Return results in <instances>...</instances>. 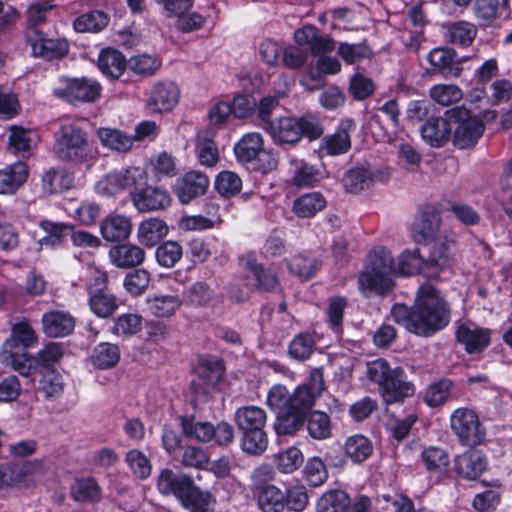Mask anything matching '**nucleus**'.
I'll list each match as a JSON object with an SVG mask.
<instances>
[{
  "instance_id": "c03bdc74",
  "label": "nucleus",
  "mask_w": 512,
  "mask_h": 512,
  "mask_svg": "<svg viewBox=\"0 0 512 512\" xmlns=\"http://www.w3.org/2000/svg\"><path fill=\"white\" fill-rule=\"evenodd\" d=\"M109 22V17L102 11L94 10L77 17L73 26L80 33H97L103 30Z\"/></svg>"
},
{
  "instance_id": "f257e3e1",
  "label": "nucleus",
  "mask_w": 512,
  "mask_h": 512,
  "mask_svg": "<svg viewBox=\"0 0 512 512\" xmlns=\"http://www.w3.org/2000/svg\"><path fill=\"white\" fill-rule=\"evenodd\" d=\"M391 317L414 334L430 336L448 325L450 307L433 285L425 283L418 288L413 308L396 304Z\"/></svg>"
},
{
  "instance_id": "aec40b11",
  "label": "nucleus",
  "mask_w": 512,
  "mask_h": 512,
  "mask_svg": "<svg viewBox=\"0 0 512 512\" xmlns=\"http://www.w3.org/2000/svg\"><path fill=\"white\" fill-rule=\"evenodd\" d=\"M8 148L22 157H29L36 146V133L22 126L11 125L8 128Z\"/></svg>"
},
{
  "instance_id": "a878e982",
  "label": "nucleus",
  "mask_w": 512,
  "mask_h": 512,
  "mask_svg": "<svg viewBox=\"0 0 512 512\" xmlns=\"http://www.w3.org/2000/svg\"><path fill=\"white\" fill-rule=\"evenodd\" d=\"M178 499L190 512H209L215 502L210 492L200 490L192 480L188 489Z\"/></svg>"
},
{
  "instance_id": "f03ea898",
  "label": "nucleus",
  "mask_w": 512,
  "mask_h": 512,
  "mask_svg": "<svg viewBox=\"0 0 512 512\" xmlns=\"http://www.w3.org/2000/svg\"><path fill=\"white\" fill-rule=\"evenodd\" d=\"M395 264L392 253L385 247H375L367 256L358 276V288L363 296H385L394 286Z\"/></svg>"
},
{
  "instance_id": "0e129e2a",
  "label": "nucleus",
  "mask_w": 512,
  "mask_h": 512,
  "mask_svg": "<svg viewBox=\"0 0 512 512\" xmlns=\"http://www.w3.org/2000/svg\"><path fill=\"white\" fill-rule=\"evenodd\" d=\"M243 433L241 448L244 452L250 455H260L266 450L268 439L263 429L245 431Z\"/></svg>"
},
{
  "instance_id": "6e6552de",
  "label": "nucleus",
  "mask_w": 512,
  "mask_h": 512,
  "mask_svg": "<svg viewBox=\"0 0 512 512\" xmlns=\"http://www.w3.org/2000/svg\"><path fill=\"white\" fill-rule=\"evenodd\" d=\"M446 116L454 126L453 142L460 149L473 147L484 131L483 122L462 107L446 111Z\"/></svg>"
},
{
  "instance_id": "4be33fe9",
  "label": "nucleus",
  "mask_w": 512,
  "mask_h": 512,
  "mask_svg": "<svg viewBox=\"0 0 512 512\" xmlns=\"http://www.w3.org/2000/svg\"><path fill=\"white\" fill-rule=\"evenodd\" d=\"M109 258L116 267L127 269L142 264L145 259V252L137 245L121 244L110 249Z\"/></svg>"
},
{
  "instance_id": "5fc2aeb1",
  "label": "nucleus",
  "mask_w": 512,
  "mask_h": 512,
  "mask_svg": "<svg viewBox=\"0 0 512 512\" xmlns=\"http://www.w3.org/2000/svg\"><path fill=\"white\" fill-rule=\"evenodd\" d=\"M89 296L90 309L100 318H108L118 308L116 297L108 292L94 293Z\"/></svg>"
},
{
  "instance_id": "603ef678",
  "label": "nucleus",
  "mask_w": 512,
  "mask_h": 512,
  "mask_svg": "<svg viewBox=\"0 0 512 512\" xmlns=\"http://www.w3.org/2000/svg\"><path fill=\"white\" fill-rule=\"evenodd\" d=\"M431 99L441 106H449L463 98V91L455 84H436L429 90Z\"/></svg>"
},
{
  "instance_id": "58836bf2",
  "label": "nucleus",
  "mask_w": 512,
  "mask_h": 512,
  "mask_svg": "<svg viewBox=\"0 0 512 512\" xmlns=\"http://www.w3.org/2000/svg\"><path fill=\"white\" fill-rule=\"evenodd\" d=\"M351 148V138L346 128H340L335 133L321 140L319 150L329 156H337L348 152Z\"/></svg>"
},
{
  "instance_id": "c756f323",
  "label": "nucleus",
  "mask_w": 512,
  "mask_h": 512,
  "mask_svg": "<svg viewBox=\"0 0 512 512\" xmlns=\"http://www.w3.org/2000/svg\"><path fill=\"white\" fill-rule=\"evenodd\" d=\"M440 226V219L434 213L424 212L412 226V236L417 243L435 241Z\"/></svg>"
},
{
  "instance_id": "4c0bfd02",
  "label": "nucleus",
  "mask_w": 512,
  "mask_h": 512,
  "mask_svg": "<svg viewBox=\"0 0 512 512\" xmlns=\"http://www.w3.org/2000/svg\"><path fill=\"white\" fill-rule=\"evenodd\" d=\"M477 35V27L468 21H456L448 25L446 38L454 45L468 47Z\"/></svg>"
},
{
  "instance_id": "de8ad7c7",
  "label": "nucleus",
  "mask_w": 512,
  "mask_h": 512,
  "mask_svg": "<svg viewBox=\"0 0 512 512\" xmlns=\"http://www.w3.org/2000/svg\"><path fill=\"white\" fill-rule=\"evenodd\" d=\"M338 56L348 65H354L372 56L371 48L365 43L340 42L337 48Z\"/></svg>"
},
{
  "instance_id": "423d86ee",
  "label": "nucleus",
  "mask_w": 512,
  "mask_h": 512,
  "mask_svg": "<svg viewBox=\"0 0 512 512\" xmlns=\"http://www.w3.org/2000/svg\"><path fill=\"white\" fill-rule=\"evenodd\" d=\"M148 181L146 170L139 166H131L118 171H113L102 177L96 183V191L103 196H114L123 191H140Z\"/></svg>"
},
{
  "instance_id": "412c9836",
  "label": "nucleus",
  "mask_w": 512,
  "mask_h": 512,
  "mask_svg": "<svg viewBox=\"0 0 512 512\" xmlns=\"http://www.w3.org/2000/svg\"><path fill=\"white\" fill-rule=\"evenodd\" d=\"M487 467V460L477 450H472L459 455L455 460V469L458 475L473 480L479 477Z\"/></svg>"
},
{
  "instance_id": "f8f14e48",
  "label": "nucleus",
  "mask_w": 512,
  "mask_h": 512,
  "mask_svg": "<svg viewBox=\"0 0 512 512\" xmlns=\"http://www.w3.org/2000/svg\"><path fill=\"white\" fill-rule=\"evenodd\" d=\"M180 91L173 82H158L150 90L147 105L156 113L169 112L178 104Z\"/></svg>"
},
{
  "instance_id": "bb28decb",
  "label": "nucleus",
  "mask_w": 512,
  "mask_h": 512,
  "mask_svg": "<svg viewBox=\"0 0 512 512\" xmlns=\"http://www.w3.org/2000/svg\"><path fill=\"white\" fill-rule=\"evenodd\" d=\"M264 149V140L260 133L250 132L242 136L235 144L234 153L238 161L249 163L255 160Z\"/></svg>"
},
{
  "instance_id": "37998d69",
  "label": "nucleus",
  "mask_w": 512,
  "mask_h": 512,
  "mask_svg": "<svg viewBox=\"0 0 512 512\" xmlns=\"http://www.w3.org/2000/svg\"><path fill=\"white\" fill-rule=\"evenodd\" d=\"M150 312L156 317H171L181 306L178 295H155L147 299Z\"/></svg>"
},
{
  "instance_id": "cd10ccee",
  "label": "nucleus",
  "mask_w": 512,
  "mask_h": 512,
  "mask_svg": "<svg viewBox=\"0 0 512 512\" xmlns=\"http://www.w3.org/2000/svg\"><path fill=\"white\" fill-rule=\"evenodd\" d=\"M324 378L321 368H315L310 372L309 380L297 387L298 402L300 405L312 407L315 399L324 391Z\"/></svg>"
},
{
  "instance_id": "a211bd4d",
  "label": "nucleus",
  "mask_w": 512,
  "mask_h": 512,
  "mask_svg": "<svg viewBox=\"0 0 512 512\" xmlns=\"http://www.w3.org/2000/svg\"><path fill=\"white\" fill-rule=\"evenodd\" d=\"M102 237L108 242L126 240L132 232L131 219L122 214L108 215L100 225Z\"/></svg>"
},
{
  "instance_id": "2eb2a0df",
  "label": "nucleus",
  "mask_w": 512,
  "mask_h": 512,
  "mask_svg": "<svg viewBox=\"0 0 512 512\" xmlns=\"http://www.w3.org/2000/svg\"><path fill=\"white\" fill-rule=\"evenodd\" d=\"M452 120L444 117H431L421 128L422 139L432 147L444 146L451 137Z\"/></svg>"
},
{
  "instance_id": "b1692460",
  "label": "nucleus",
  "mask_w": 512,
  "mask_h": 512,
  "mask_svg": "<svg viewBox=\"0 0 512 512\" xmlns=\"http://www.w3.org/2000/svg\"><path fill=\"white\" fill-rule=\"evenodd\" d=\"M0 362L24 376L30 375L36 368V359L30 356L24 348L5 349L1 347Z\"/></svg>"
},
{
  "instance_id": "9b49d317",
  "label": "nucleus",
  "mask_w": 512,
  "mask_h": 512,
  "mask_svg": "<svg viewBox=\"0 0 512 512\" xmlns=\"http://www.w3.org/2000/svg\"><path fill=\"white\" fill-rule=\"evenodd\" d=\"M454 246L451 240L435 239L432 243L430 255L424 263V275L429 278H436L440 272L452 264V248Z\"/></svg>"
},
{
  "instance_id": "49530a36",
  "label": "nucleus",
  "mask_w": 512,
  "mask_h": 512,
  "mask_svg": "<svg viewBox=\"0 0 512 512\" xmlns=\"http://www.w3.org/2000/svg\"><path fill=\"white\" fill-rule=\"evenodd\" d=\"M351 504L347 493L331 490L324 493L317 502V512H346Z\"/></svg>"
},
{
  "instance_id": "a18cd8bd",
  "label": "nucleus",
  "mask_w": 512,
  "mask_h": 512,
  "mask_svg": "<svg viewBox=\"0 0 512 512\" xmlns=\"http://www.w3.org/2000/svg\"><path fill=\"white\" fill-rule=\"evenodd\" d=\"M120 359V350L116 344L99 343L91 355L92 364L99 369L114 367Z\"/></svg>"
},
{
  "instance_id": "1a4fd4ad",
  "label": "nucleus",
  "mask_w": 512,
  "mask_h": 512,
  "mask_svg": "<svg viewBox=\"0 0 512 512\" xmlns=\"http://www.w3.org/2000/svg\"><path fill=\"white\" fill-rule=\"evenodd\" d=\"M450 427L459 442L465 446H476L483 442L485 429L477 413L468 407L455 409L450 416Z\"/></svg>"
},
{
  "instance_id": "7c9ffc66",
  "label": "nucleus",
  "mask_w": 512,
  "mask_h": 512,
  "mask_svg": "<svg viewBox=\"0 0 512 512\" xmlns=\"http://www.w3.org/2000/svg\"><path fill=\"white\" fill-rule=\"evenodd\" d=\"M266 419L264 409L253 405L238 408L234 416L235 423L243 432L263 429Z\"/></svg>"
},
{
  "instance_id": "13d9d810",
  "label": "nucleus",
  "mask_w": 512,
  "mask_h": 512,
  "mask_svg": "<svg viewBox=\"0 0 512 512\" xmlns=\"http://www.w3.org/2000/svg\"><path fill=\"white\" fill-rule=\"evenodd\" d=\"M320 267V262L303 254L294 256L288 263V268L292 274L302 280L313 277Z\"/></svg>"
},
{
  "instance_id": "052dcab7",
  "label": "nucleus",
  "mask_w": 512,
  "mask_h": 512,
  "mask_svg": "<svg viewBox=\"0 0 512 512\" xmlns=\"http://www.w3.org/2000/svg\"><path fill=\"white\" fill-rule=\"evenodd\" d=\"M416 421V414H409L404 418H398L394 415H389L385 426L395 440L402 441L409 435L410 430Z\"/></svg>"
},
{
  "instance_id": "6e6d98bb",
  "label": "nucleus",
  "mask_w": 512,
  "mask_h": 512,
  "mask_svg": "<svg viewBox=\"0 0 512 512\" xmlns=\"http://www.w3.org/2000/svg\"><path fill=\"white\" fill-rule=\"evenodd\" d=\"M371 173L362 167H355L346 172L343 177L345 189L351 193H359L372 183Z\"/></svg>"
},
{
  "instance_id": "69168bd1",
  "label": "nucleus",
  "mask_w": 512,
  "mask_h": 512,
  "mask_svg": "<svg viewBox=\"0 0 512 512\" xmlns=\"http://www.w3.org/2000/svg\"><path fill=\"white\" fill-rule=\"evenodd\" d=\"M276 467L281 473H292L303 463V454L296 447H289L275 457Z\"/></svg>"
},
{
  "instance_id": "dca6fc26",
  "label": "nucleus",
  "mask_w": 512,
  "mask_h": 512,
  "mask_svg": "<svg viewBox=\"0 0 512 512\" xmlns=\"http://www.w3.org/2000/svg\"><path fill=\"white\" fill-rule=\"evenodd\" d=\"M290 182L298 188L312 187L320 180L321 173L317 167L304 159L291 156L288 160Z\"/></svg>"
},
{
  "instance_id": "39448f33",
  "label": "nucleus",
  "mask_w": 512,
  "mask_h": 512,
  "mask_svg": "<svg viewBox=\"0 0 512 512\" xmlns=\"http://www.w3.org/2000/svg\"><path fill=\"white\" fill-rule=\"evenodd\" d=\"M265 131L279 144H296L303 136L316 139L322 134L317 119L312 116L279 117Z\"/></svg>"
},
{
  "instance_id": "c85d7f7f",
  "label": "nucleus",
  "mask_w": 512,
  "mask_h": 512,
  "mask_svg": "<svg viewBox=\"0 0 512 512\" xmlns=\"http://www.w3.org/2000/svg\"><path fill=\"white\" fill-rule=\"evenodd\" d=\"M97 65L104 75L116 79L123 74L127 62L120 51L113 48H105L101 50L98 56Z\"/></svg>"
},
{
  "instance_id": "20e7f679",
  "label": "nucleus",
  "mask_w": 512,
  "mask_h": 512,
  "mask_svg": "<svg viewBox=\"0 0 512 512\" xmlns=\"http://www.w3.org/2000/svg\"><path fill=\"white\" fill-rule=\"evenodd\" d=\"M368 378L377 383L387 404L403 400L413 394L412 385L403 380L401 368L391 369L384 359H376L367 364Z\"/></svg>"
},
{
  "instance_id": "4468645a",
  "label": "nucleus",
  "mask_w": 512,
  "mask_h": 512,
  "mask_svg": "<svg viewBox=\"0 0 512 512\" xmlns=\"http://www.w3.org/2000/svg\"><path fill=\"white\" fill-rule=\"evenodd\" d=\"M456 337L465 346L467 352H478L488 346L490 330L481 328L472 322H464L458 326Z\"/></svg>"
},
{
  "instance_id": "9d476101",
  "label": "nucleus",
  "mask_w": 512,
  "mask_h": 512,
  "mask_svg": "<svg viewBox=\"0 0 512 512\" xmlns=\"http://www.w3.org/2000/svg\"><path fill=\"white\" fill-rule=\"evenodd\" d=\"M171 196L167 190L147 183L140 191L132 192V204L141 213L166 209L171 204Z\"/></svg>"
},
{
  "instance_id": "f3484780",
  "label": "nucleus",
  "mask_w": 512,
  "mask_h": 512,
  "mask_svg": "<svg viewBox=\"0 0 512 512\" xmlns=\"http://www.w3.org/2000/svg\"><path fill=\"white\" fill-rule=\"evenodd\" d=\"M29 168L23 161H16L0 169V194L15 193L28 179Z\"/></svg>"
},
{
  "instance_id": "2f4dec72",
  "label": "nucleus",
  "mask_w": 512,
  "mask_h": 512,
  "mask_svg": "<svg viewBox=\"0 0 512 512\" xmlns=\"http://www.w3.org/2000/svg\"><path fill=\"white\" fill-rule=\"evenodd\" d=\"M31 42V49L34 56L53 60L64 57L68 53V43L63 40L39 38Z\"/></svg>"
},
{
  "instance_id": "6ab92c4d",
  "label": "nucleus",
  "mask_w": 512,
  "mask_h": 512,
  "mask_svg": "<svg viewBox=\"0 0 512 512\" xmlns=\"http://www.w3.org/2000/svg\"><path fill=\"white\" fill-rule=\"evenodd\" d=\"M43 332L49 337H64L69 335L75 326L74 318L59 310L46 312L42 316Z\"/></svg>"
},
{
  "instance_id": "ddd939ff",
  "label": "nucleus",
  "mask_w": 512,
  "mask_h": 512,
  "mask_svg": "<svg viewBox=\"0 0 512 512\" xmlns=\"http://www.w3.org/2000/svg\"><path fill=\"white\" fill-rule=\"evenodd\" d=\"M209 187V178L198 171H190L179 178L175 192L182 204L190 203L194 198L205 194Z\"/></svg>"
},
{
  "instance_id": "0eeeda50",
  "label": "nucleus",
  "mask_w": 512,
  "mask_h": 512,
  "mask_svg": "<svg viewBox=\"0 0 512 512\" xmlns=\"http://www.w3.org/2000/svg\"><path fill=\"white\" fill-rule=\"evenodd\" d=\"M102 87L95 79L61 77L53 94L70 104L92 103L99 99Z\"/></svg>"
},
{
  "instance_id": "e433bc0d",
  "label": "nucleus",
  "mask_w": 512,
  "mask_h": 512,
  "mask_svg": "<svg viewBox=\"0 0 512 512\" xmlns=\"http://www.w3.org/2000/svg\"><path fill=\"white\" fill-rule=\"evenodd\" d=\"M96 135L104 147L118 152H127L134 143V138L117 129L101 127Z\"/></svg>"
},
{
  "instance_id": "338daca9",
  "label": "nucleus",
  "mask_w": 512,
  "mask_h": 512,
  "mask_svg": "<svg viewBox=\"0 0 512 512\" xmlns=\"http://www.w3.org/2000/svg\"><path fill=\"white\" fill-rule=\"evenodd\" d=\"M182 247L175 241H166L155 251L157 262L163 267H173L182 257Z\"/></svg>"
},
{
  "instance_id": "473e14b6",
  "label": "nucleus",
  "mask_w": 512,
  "mask_h": 512,
  "mask_svg": "<svg viewBox=\"0 0 512 512\" xmlns=\"http://www.w3.org/2000/svg\"><path fill=\"white\" fill-rule=\"evenodd\" d=\"M311 407H301L299 409H291L277 414L275 422V431L278 435H293L303 426L306 411Z\"/></svg>"
},
{
  "instance_id": "393cba45",
  "label": "nucleus",
  "mask_w": 512,
  "mask_h": 512,
  "mask_svg": "<svg viewBox=\"0 0 512 512\" xmlns=\"http://www.w3.org/2000/svg\"><path fill=\"white\" fill-rule=\"evenodd\" d=\"M257 504L262 512H283L286 507V493L273 484L259 486Z\"/></svg>"
},
{
  "instance_id": "8fccbe9b",
  "label": "nucleus",
  "mask_w": 512,
  "mask_h": 512,
  "mask_svg": "<svg viewBox=\"0 0 512 512\" xmlns=\"http://www.w3.org/2000/svg\"><path fill=\"white\" fill-rule=\"evenodd\" d=\"M421 459L426 469L431 473L447 471L450 459L447 452L438 446H430L422 451Z\"/></svg>"
},
{
  "instance_id": "09e8293b",
  "label": "nucleus",
  "mask_w": 512,
  "mask_h": 512,
  "mask_svg": "<svg viewBox=\"0 0 512 512\" xmlns=\"http://www.w3.org/2000/svg\"><path fill=\"white\" fill-rule=\"evenodd\" d=\"M308 434L316 440H325L332 435V423L328 414L313 411L307 418Z\"/></svg>"
},
{
  "instance_id": "c9c22d12",
  "label": "nucleus",
  "mask_w": 512,
  "mask_h": 512,
  "mask_svg": "<svg viewBox=\"0 0 512 512\" xmlns=\"http://www.w3.org/2000/svg\"><path fill=\"white\" fill-rule=\"evenodd\" d=\"M326 206V200L319 192L305 193L293 201L292 210L301 218L313 217Z\"/></svg>"
},
{
  "instance_id": "79ce46f5",
  "label": "nucleus",
  "mask_w": 512,
  "mask_h": 512,
  "mask_svg": "<svg viewBox=\"0 0 512 512\" xmlns=\"http://www.w3.org/2000/svg\"><path fill=\"white\" fill-rule=\"evenodd\" d=\"M37 336L32 327L27 322H19L13 325L11 337L4 342L2 348H24L35 345Z\"/></svg>"
},
{
  "instance_id": "4d7b16f0",
  "label": "nucleus",
  "mask_w": 512,
  "mask_h": 512,
  "mask_svg": "<svg viewBox=\"0 0 512 512\" xmlns=\"http://www.w3.org/2000/svg\"><path fill=\"white\" fill-rule=\"evenodd\" d=\"M39 392L43 393L47 399H57L64 391L62 377L55 370L46 369L38 387Z\"/></svg>"
},
{
  "instance_id": "f704fd0d",
  "label": "nucleus",
  "mask_w": 512,
  "mask_h": 512,
  "mask_svg": "<svg viewBox=\"0 0 512 512\" xmlns=\"http://www.w3.org/2000/svg\"><path fill=\"white\" fill-rule=\"evenodd\" d=\"M190 481L191 478L184 474H175L170 469H164L158 476L157 487L160 493L174 494L179 498L188 489Z\"/></svg>"
},
{
  "instance_id": "7ed1b4c3",
  "label": "nucleus",
  "mask_w": 512,
  "mask_h": 512,
  "mask_svg": "<svg viewBox=\"0 0 512 512\" xmlns=\"http://www.w3.org/2000/svg\"><path fill=\"white\" fill-rule=\"evenodd\" d=\"M54 150L61 160L91 166L97 160V150L88 133L76 122L63 123L55 133Z\"/></svg>"
},
{
  "instance_id": "3c124183",
  "label": "nucleus",
  "mask_w": 512,
  "mask_h": 512,
  "mask_svg": "<svg viewBox=\"0 0 512 512\" xmlns=\"http://www.w3.org/2000/svg\"><path fill=\"white\" fill-rule=\"evenodd\" d=\"M71 495L76 501L94 502L101 498V489L93 478L77 479L71 487Z\"/></svg>"
},
{
  "instance_id": "680f3d73",
  "label": "nucleus",
  "mask_w": 512,
  "mask_h": 512,
  "mask_svg": "<svg viewBox=\"0 0 512 512\" xmlns=\"http://www.w3.org/2000/svg\"><path fill=\"white\" fill-rule=\"evenodd\" d=\"M424 263L418 248L405 250L401 253L398 260V270L402 275H412L422 273L424 275Z\"/></svg>"
},
{
  "instance_id": "ea45409f",
  "label": "nucleus",
  "mask_w": 512,
  "mask_h": 512,
  "mask_svg": "<svg viewBox=\"0 0 512 512\" xmlns=\"http://www.w3.org/2000/svg\"><path fill=\"white\" fill-rule=\"evenodd\" d=\"M345 455L354 463L366 461L373 452L371 441L360 434L348 437L344 444Z\"/></svg>"
},
{
  "instance_id": "bf43d9fd",
  "label": "nucleus",
  "mask_w": 512,
  "mask_h": 512,
  "mask_svg": "<svg viewBox=\"0 0 512 512\" xmlns=\"http://www.w3.org/2000/svg\"><path fill=\"white\" fill-rule=\"evenodd\" d=\"M223 365L215 358H203L200 360L196 373L207 385H216L223 376Z\"/></svg>"
},
{
  "instance_id": "72a5a7b5",
  "label": "nucleus",
  "mask_w": 512,
  "mask_h": 512,
  "mask_svg": "<svg viewBox=\"0 0 512 512\" xmlns=\"http://www.w3.org/2000/svg\"><path fill=\"white\" fill-rule=\"evenodd\" d=\"M168 233L166 223L159 218L142 221L138 227L137 237L141 244L152 247Z\"/></svg>"
},
{
  "instance_id": "774afa93",
  "label": "nucleus",
  "mask_w": 512,
  "mask_h": 512,
  "mask_svg": "<svg viewBox=\"0 0 512 512\" xmlns=\"http://www.w3.org/2000/svg\"><path fill=\"white\" fill-rule=\"evenodd\" d=\"M452 382L447 379L440 380L427 387L424 402L430 407L442 405L450 394Z\"/></svg>"
},
{
  "instance_id": "864d4df0",
  "label": "nucleus",
  "mask_w": 512,
  "mask_h": 512,
  "mask_svg": "<svg viewBox=\"0 0 512 512\" xmlns=\"http://www.w3.org/2000/svg\"><path fill=\"white\" fill-rule=\"evenodd\" d=\"M72 185L73 177L64 170L51 169L42 177L43 189L49 193H60L71 188Z\"/></svg>"
},
{
  "instance_id": "a19ab883",
  "label": "nucleus",
  "mask_w": 512,
  "mask_h": 512,
  "mask_svg": "<svg viewBox=\"0 0 512 512\" xmlns=\"http://www.w3.org/2000/svg\"><path fill=\"white\" fill-rule=\"evenodd\" d=\"M247 278H253L255 285L262 290L270 291L278 285L277 276L269 269L257 263L254 258L247 259L245 263Z\"/></svg>"
},
{
  "instance_id": "5701e85b",
  "label": "nucleus",
  "mask_w": 512,
  "mask_h": 512,
  "mask_svg": "<svg viewBox=\"0 0 512 512\" xmlns=\"http://www.w3.org/2000/svg\"><path fill=\"white\" fill-rule=\"evenodd\" d=\"M298 402V389L296 388L293 393L280 384L273 385L267 394V405L276 414L283 413L284 411H291V409H299L305 407Z\"/></svg>"
},
{
  "instance_id": "e2e57ef3",
  "label": "nucleus",
  "mask_w": 512,
  "mask_h": 512,
  "mask_svg": "<svg viewBox=\"0 0 512 512\" xmlns=\"http://www.w3.org/2000/svg\"><path fill=\"white\" fill-rule=\"evenodd\" d=\"M314 348L313 336L309 333H300L290 342L289 354L298 361H305L312 355Z\"/></svg>"
}]
</instances>
